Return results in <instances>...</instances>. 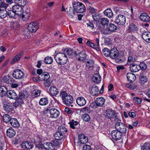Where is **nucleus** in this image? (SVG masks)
I'll list each match as a JSON object with an SVG mask.
<instances>
[{
    "label": "nucleus",
    "mask_w": 150,
    "mask_h": 150,
    "mask_svg": "<svg viewBox=\"0 0 150 150\" xmlns=\"http://www.w3.org/2000/svg\"><path fill=\"white\" fill-rule=\"evenodd\" d=\"M50 105L47 107V109L44 111V113L49 114L50 117L52 118L57 119L59 117L60 114L59 111L56 108H51L50 107Z\"/></svg>",
    "instance_id": "nucleus-1"
},
{
    "label": "nucleus",
    "mask_w": 150,
    "mask_h": 150,
    "mask_svg": "<svg viewBox=\"0 0 150 150\" xmlns=\"http://www.w3.org/2000/svg\"><path fill=\"white\" fill-rule=\"evenodd\" d=\"M54 57L57 63L61 65L65 64L67 60V55L63 53H58L54 55Z\"/></svg>",
    "instance_id": "nucleus-2"
},
{
    "label": "nucleus",
    "mask_w": 150,
    "mask_h": 150,
    "mask_svg": "<svg viewBox=\"0 0 150 150\" xmlns=\"http://www.w3.org/2000/svg\"><path fill=\"white\" fill-rule=\"evenodd\" d=\"M59 142L57 140H52L50 143H44L43 144V146L47 150H55L56 147L59 146Z\"/></svg>",
    "instance_id": "nucleus-3"
},
{
    "label": "nucleus",
    "mask_w": 150,
    "mask_h": 150,
    "mask_svg": "<svg viewBox=\"0 0 150 150\" xmlns=\"http://www.w3.org/2000/svg\"><path fill=\"white\" fill-rule=\"evenodd\" d=\"M74 10L76 12L82 13L85 11L86 8L84 5L81 3L77 2L73 4Z\"/></svg>",
    "instance_id": "nucleus-4"
},
{
    "label": "nucleus",
    "mask_w": 150,
    "mask_h": 150,
    "mask_svg": "<svg viewBox=\"0 0 150 150\" xmlns=\"http://www.w3.org/2000/svg\"><path fill=\"white\" fill-rule=\"evenodd\" d=\"M89 91L90 93L93 96H96L99 93L102 94L104 91L103 85L102 86L100 91L98 87L95 85L90 86L89 88Z\"/></svg>",
    "instance_id": "nucleus-5"
},
{
    "label": "nucleus",
    "mask_w": 150,
    "mask_h": 150,
    "mask_svg": "<svg viewBox=\"0 0 150 150\" xmlns=\"http://www.w3.org/2000/svg\"><path fill=\"white\" fill-rule=\"evenodd\" d=\"M115 127L116 130L122 134L125 133L127 132L126 125L123 123H117Z\"/></svg>",
    "instance_id": "nucleus-6"
},
{
    "label": "nucleus",
    "mask_w": 150,
    "mask_h": 150,
    "mask_svg": "<svg viewBox=\"0 0 150 150\" xmlns=\"http://www.w3.org/2000/svg\"><path fill=\"white\" fill-rule=\"evenodd\" d=\"M27 29L29 32L34 33L39 28V25L36 22L30 23L27 27Z\"/></svg>",
    "instance_id": "nucleus-7"
},
{
    "label": "nucleus",
    "mask_w": 150,
    "mask_h": 150,
    "mask_svg": "<svg viewBox=\"0 0 150 150\" xmlns=\"http://www.w3.org/2000/svg\"><path fill=\"white\" fill-rule=\"evenodd\" d=\"M115 113L114 111L112 109H107L104 112L103 115L105 117L109 119L110 120L113 119Z\"/></svg>",
    "instance_id": "nucleus-8"
},
{
    "label": "nucleus",
    "mask_w": 150,
    "mask_h": 150,
    "mask_svg": "<svg viewBox=\"0 0 150 150\" xmlns=\"http://www.w3.org/2000/svg\"><path fill=\"white\" fill-rule=\"evenodd\" d=\"M117 29L116 26L114 24L110 23L108 27L105 29L103 30V33L105 34H107L110 33L111 32L115 31Z\"/></svg>",
    "instance_id": "nucleus-9"
},
{
    "label": "nucleus",
    "mask_w": 150,
    "mask_h": 150,
    "mask_svg": "<svg viewBox=\"0 0 150 150\" xmlns=\"http://www.w3.org/2000/svg\"><path fill=\"white\" fill-rule=\"evenodd\" d=\"M23 7L20 6L19 5H15L12 7L15 13H16L17 16H20L23 13Z\"/></svg>",
    "instance_id": "nucleus-10"
},
{
    "label": "nucleus",
    "mask_w": 150,
    "mask_h": 150,
    "mask_svg": "<svg viewBox=\"0 0 150 150\" xmlns=\"http://www.w3.org/2000/svg\"><path fill=\"white\" fill-rule=\"evenodd\" d=\"M116 23L120 25H123L126 22L125 17L122 15H119L117 16L115 19Z\"/></svg>",
    "instance_id": "nucleus-11"
},
{
    "label": "nucleus",
    "mask_w": 150,
    "mask_h": 150,
    "mask_svg": "<svg viewBox=\"0 0 150 150\" xmlns=\"http://www.w3.org/2000/svg\"><path fill=\"white\" fill-rule=\"evenodd\" d=\"M76 58L79 61H84L86 57V51L83 50L77 53L76 55Z\"/></svg>",
    "instance_id": "nucleus-12"
},
{
    "label": "nucleus",
    "mask_w": 150,
    "mask_h": 150,
    "mask_svg": "<svg viewBox=\"0 0 150 150\" xmlns=\"http://www.w3.org/2000/svg\"><path fill=\"white\" fill-rule=\"evenodd\" d=\"M12 75L16 79H21L23 77V73L20 69H16L13 71Z\"/></svg>",
    "instance_id": "nucleus-13"
},
{
    "label": "nucleus",
    "mask_w": 150,
    "mask_h": 150,
    "mask_svg": "<svg viewBox=\"0 0 150 150\" xmlns=\"http://www.w3.org/2000/svg\"><path fill=\"white\" fill-rule=\"evenodd\" d=\"M111 135L113 139L116 140L120 139L122 137V134L116 130L112 131Z\"/></svg>",
    "instance_id": "nucleus-14"
},
{
    "label": "nucleus",
    "mask_w": 150,
    "mask_h": 150,
    "mask_svg": "<svg viewBox=\"0 0 150 150\" xmlns=\"http://www.w3.org/2000/svg\"><path fill=\"white\" fill-rule=\"evenodd\" d=\"M30 14L28 11H25L23 12L21 15L20 16L21 20L23 21L26 22L28 21L30 18Z\"/></svg>",
    "instance_id": "nucleus-15"
},
{
    "label": "nucleus",
    "mask_w": 150,
    "mask_h": 150,
    "mask_svg": "<svg viewBox=\"0 0 150 150\" xmlns=\"http://www.w3.org/2000/svg\"><path fill=\"white\" fill-rule=\"evenodd\" d=\"M65 98L63 100L64 104L67 106H72L71 105L73 103V99L71 95H69Z\"/></svg>",
    "instance_id": "nucleus-16"
},
{
    "label": "nucleus",
    "mask_w": 150,
    "mask_h": 150,
    "mask_svg": "<svg viewBox=\"0 0 150 150\" xmlns=\"http://www.w3.org/2000/svg\"><path fill=\"white\" fill-rule=\"evenodd\" d=\"M119 52L116 48H113L110 51V57L112 59H115L118 55Z\"/></svg>",
    "instance_id": "nucleus-17"
},
{
    "label": "nucleus",
    "mask_w": 150,
    "mask_h": 150,
    "mask_svg": "<svg viewBox=\"0 0 150 150\" xmlns=\"http://www.w3.org/2000/svg\"><path fill=\"white\" fill-rule=\"evenodd\" d=\"M92 81L95 83H99L101 81V77L98 73L94 74L92 77Z\"/></svg>",
    "instance_id": "nucleus-18"
},
{
    "label": "nucleus",
    "mask_w": 150,
    "mask_h": 150,
    "mask_svg": "<svg viewBox=\"0 0 150 150\" xmlns=\"http://www.w3.org/2000/svg\"><path fill=\"white\" fill-rule=\"evenodd\" d=\"M143 39L146 42L150 43V32L144 31L142 33Z\"/></svg>",
    "instance_id": "nucleus-19"
},
{
    "label": "nucleus",
    "mask_w": 150,
    "mask_h": 150,
    "mask_svg": "<svg viewBox=\"0 0 150 150\" xmlns=\"http://www.w3.org/2000/svg\"><path fill=\"white\" fill-rule=\"evenodd\" d=\"M7 95L9 98L13 99H15L17 98V94L13 90L8 91Z\"/></svg>",
    "instance_id": "nucleus-20"
},
{
    "label": "nucleus",
    "mask_w": 150,
    "mask_h": 150,
    "mask_svg": "<svg viewBox=\"0 0 150 150\" xmlns=\"http://www.w3.org/2000/svg\"><path fill=\"white\" fill-rule=\"evenodd\" d=\"M76 102L78 105L81 106L84 105L86 103V99L83 97L78 98L76 99Z\"/></svg>",
    "instance_id": "nucleus-21"
},
{
    "label": "nucleus",
    "mask_w": 150,
    "mask_h": 150,
    "mask_svg": "<svg viewBox=\"0 0 150 150\" xmlns=\"http://www.w3.org/2000/svg\"><path fill=\"white\" fill-rule=\"evenodd\" d=\"M129 69L132 72H137L140 70V67L139 65L134 63L130 64Z\"/></svg>",
    "instance_id": "nucleus-22"
},
{
    "label": "nucleus",
    "mask_w": 150,
    "mask_h": 150,
    "mask_svg": "<svg viewBox=\"0 0 150 150\" xmlns=\"http://www.w3.org/2000/svg\"><path fill=\"white\" fill-rule=\"evenodd\" d=\"M95 102L98 107H101L104 105L105 102V100L103 98H96Z\"/></svg>",
    "instance_id": "nucleus-23"
},
{
    "label": "nucleus",
    "mask_w": 150,
    "mask_h": 150,
    "mask_svg": "<svg viewBox=\"0 0 150 150\" xmlns=\"http://www.w3.org/2000/svg\"><path fill=\"white\" fill-rule=\"evenodd\" d=\"M6 135L9 138L13 137L16 134V132L12 127L8 129L6 131Z\"/></svg>",
    "instance_id": "nucleus-24"
},
{
    "label": "nucleus",
    "mask_w": 150,
    "mask_h": 150,
    "mask_svg": "<svg viewBox=\"0 0 150 150\" xmlns=\"http://www.w3.org/2000/svg\"><path fill=\"white\" fill-rule=\"evenodd\" d=\"M2 80L6 83L11 84L14 82V80L11 76L7 75L4 77Z\"/></svg>",
    "instance_id": "nucleus-25"
},
{
    "label": "nucleus",
    "mask_w": 150,
    "mask_h": 150,
    "mask_svg": "<svg viewBox=\"0 0 150 150\" xmlns=\"http://www.w3.org/2000/svg\"><path fill=\"white\" fill-rule=\"evenodd\" d=\"M3 107L5 110L7 112L12 111L13 108V106L8 102H6L3 105Z\"/></svg>",
    "instance_id": "nucleus-26"
},
{
    "label": "nucleus",
    "mask_w": 150,
    "mask_h": 150,
    "mask_svg": "<svg viewBox=\"0 0 150 150\" xmlns=\"http://www.w3.org/2000/svg\"><path fill=\"white\" fill-rule=\"evenodd\" d=\"M140 20L143 21L148 22L150 21L149 16L146 13H142L139 16Z\"/></svg>",
    "instance_id": "nucleus-27"
},
{
    "label": "nucleus",
    "mask_w": 150,
    "mask_h": 150,
    "mask_svg": "<svg viewBox=\"0 0 150 150\" xmlns=\"http://www.w3.org/2000/svg\"><path fill=\"white\" fill-rule=\"evenodd\" d=\"M78 138L80 142L82 143L85 144L88 141V138L84 134H81L79 135Z\"/></svg>",
    "instance_id": "nucleus-28"
},
{
    "label": "nucleus",
    "mask_w": 150,
    "mask_h": 150,
    "mask_svg": "<svg viewBox=\"0 0 150 150\" xmlns=\"http://www.w3.org/2000/svg\"><path fill=\"white\" fill-rule=\"evenodd\" d=\"M9 122L11 126L13 127H18L19 126V122L15 118H11Z\"/></svg>",
    "instance_id": "nucleus-29"
},
{
    "label": "nucleus",
    "mask_w": 150,
    "mask_h": 150,
    "mask_svg": "<svg viewBox=\"0 0 150 150\" xmlns=\"http://www.w3.org/2000/svg\"><path fill=\"white\" fill-rule=\"evenodd\" d=\"M50 94L53 96H56L58 94L59 91L55 87L51 86L50 88Z\"/></svg>",
    "instance_id": "nucleus-30"
},
{
    "label": "nucleus",
    "mask_w": 150,
    "mask_h": 150,
    "mask_svg": "<svg viewBox=\"0 0 150 150\" xmlns=\"http://www.w3.org/2000/svg\"><path fill=\"white\" fill-rule=\"evenodd\" d=\"M127 77L128 81L130 82L134 81L136 79L135 76L134 74L131 73H127Z\"/></svg>",
    "instance_id": "nucleus-31"
},
{
    "label": "nucleus",
    "mask_w": 150,
    "mask_h": 150,
    "mask_svg": "<svg viewBox=\"0 0 150 150\" xmlns=\"http://www.w3.org/2000/svg\"><path fill=\"white\" fill-rule=\"evenodd\" d=\"M8 93L7 88L5 86H1L0 87V96L2 97L7 94Z\"/></svg>",
    "instance_id": "nucleus-32"
},
{
    "label": "nucleus",
    "mask_w": 150,
    "mask_h": 150,
    "mask_svg": "<svg viewBox=\"0 0 150 150\" xmlns=\"http://www.w3.org/2000/svg\"><path fill=\"white\" fill-rule=\"evenodd\" d=\"M7 16L11 18L16 19L17 16L15 13L13 9L12 8V10H9L7 11Z\"/></svg>",
    "instance_id": "nucleus-33"
},
{
    "label": "nucleus",
    "mask_w": 150,
    "mask_h": 150,
    "mask_svg": "<svg viewBox=\"0 0 150 150\" xmlns=\"http://www.w3.org/2000/svg\"><path fill=\"white\" fill-rule=\"evenodd\" d=\"M6 8H0V18H3L7 16V13L6 10Z\"/></svg>",
    "instance_id": "nucleus-34"
},
{
    "label": "nucleus",
    "mask_w": 150,
    "mask_h": 150,
    "mask_svg": "<svg viewBox=\"0 0 150 150\" xmlns=\"http://www.w3.org/2000/svg\"><path fill=\"white\" fill-rule=\"evenodd\" d=\"M23 54V52H21L15 56L13 59L11 61V63L13 64L14 62L18 61L21 57Z\"/></svg>",
    "instance_id": "nucleus-35"
},
{
    "label": "nucleus",
    "mask_w": 150,
    "mask_h": 150,
    "mask_svg": "<svg viewBox=\"0 0 150 150\" xmlns=\"http://www.w3.org/2000/svg\"><path fill=\"white\" fill-rule=\"evenodd\" d=\"M55 139L56 140H61L64 137V134L58 131L54 135Z\"/></svg>",
    "instance_id": "nucleus-36"
},
{
    "label": "nucleus",
    "mask_w": 150,
    "mask_h": 150,
    "mask_svg": "<svg viewBox=\"0 0 150 150\" xmlns=\"http://www.w3.org/2000/svg\"><path fill=\"white\" fill-rule=\"evenodd\" d=\"M104 14L109 18L112 17L113 16L112 12L110 8H108L104 11Z\"/></svg>",
    "instance_id": "nucleus-37"
},
{
    "label": "nucleus",
    "mask_w": 150,
    "mask_h": 150,
    "mask_svg": "<svg viewBox=\"0 0 150 150\" xmlns=\"http://www.w3.org/2000/svg\"><path fill=\"white\" fill-rule=\"evenodd\" d=\"M58 131L64 134L67 132V128L63 126H59L58 128Z\"/></svg>",
    "instance_id": "nucleus-38"
},
{
    "label": "nucleus",
    "mask_w": 150,
    "mask_h": 150,
    "mask_svg": "<svg viewBox=\"0 0 150 150\" xmlns=\"http://www.w3.org/2000/svg\"><path fill=\"white\" fill-rule=\"evenodd\" d=\"M15 1L16 3L17 4V5H19L23 7L27 3L26 0H15Z\"/></svg>",
    "instance_id": "nucleus-39"
},
{
    "label": "nucleus",
    "mask_w": 150,
    "mask_h": 150,
    "mask_svg": "<svg viewBox=\"0 0 150 150\" xmlns=\"http://www.w3.org/2000/svg\"><path fill=\"white\" fill-rule=\"evenodd\" d=\"M2 119L3 121L6 123L8 122L11 119L10 116L8 114L4 115L2 117Z\"/></svg>",
    "instance_id": "nucleus-40"
},
{
    "label": "nucleus",
    "mask_w": 150,
    "mask_h": 150,
    "mask_svg": "<svg viewBox=\"0 0 150 150\" xmlns=\"http://www.w3.org/2000/svg\"><path fill=\"white\" fill-rule=\"evenodd\" d=\"M69 124H70L71 128L73 129H75L76 128V126L78 125L79 123L77 121H74L73 120L70 122Z\"/></svg>",
    "instance_id": "nucleus-41"
},
{
    "label": "nucleus",
    "mask_w": 150,
    "mask_h": 150,
    "mask_svg": "<svg viewBox=\"0 0 150 150\" xmlns=\"http://www.w3.org/2000/svg\"><path fill=\"white\" fill-rule=\"evenodd\" d=\"M16 100L14 103V105L16 108L21 105V104L23 103V100L18 98H16Z\"/></svg>",
    "instance_id": "nucleus-42"
},
{
    "label": "nucleus",
    "mask_w": 150,
    "mask_h": 150,
    "mask_svg": "<svg viewBox=\"0 0 150 150\" xmlns=\"http://www.w3.org/2000/svg\"><path fill=\"white\" fill-rule=\"evenodd\" d=\"M20 25L16 21L12 22L10 25V27L11 28L16 29L17 28H18Z\"/></svg>",
    "instance_id": "nucleus-43"
},
{
    "label": "nucleus",
    "mask_w": 150,
    "mask_h": 150,
    "mask_svg": "<svg viewBox=\"0 0 150 150\" xmlns=\"http://www.w3.org/2000/svg\"><path fill=\"white\" fill-rule=\"evenodd\" d=\"M109 20L105 18H102L100 21V24L103 26L108 25L109 23Z\"/></svg>",
    "instance_id": "nucleus-44"
},
{
    "label": "nucleus",
    "mask_w": 150,
    "mask_h": 150,
    "mask_svg": "<svg viewBox=\"0 0 150 150\" xmlns=\"http://www.w3.org/2000/svg\"><path fill=\"white\" fill-rule=\"evenodd\" d=\"M53 62V59L52 57L49 56H47V57L45 58L44 62L46 64H51Z\"/></svg>",
    "instance_id": "nucleus-45"
},
{
    "label": "nucleus",
    "mask_w": 150,
    "mask_h": 150,
    "mask_svg": "<svg viewBox=\"0 0 150 150\" xmlns=\"http://www.w3.org/2000/svg\"><path fill=\"white\" fill-rule=\"evenodd\" d=\"M140 80L141 84H144L147 81L146 76L143 74H142L140 76Z\"/></svg>",
    "instance_id": "nucleus-46"
},
{
    "label": "nucleus",
    "mask_w": 150,
    "mask_h": 150,
    "mask_svg": "<svg viewBox=\"0 0 150 150\" xmlns=\"http://www.w3.org/2000/svg\"><path fill=\"white\" fill-rule=\"evenodd\" d=\"M141 146L142 150H150V144L145 143Z\"/></svg>",
    "instance_id": "nucleus-47"
},
{
    "label": "nucleus",
    "mask_w": 150,
    "mask_h": 150,
    "mask_svg": "<svg viewBox=\"0 0 150 150\" xmlns=\"http://www.w3.org/2000/svg\"><path fill=\"white\" fill-rule=\"evenodd\" d=\"M48 103V100L46 98H42L40 99L39 103L41 105H47Z\"/></svg>",
    "instance_id": "nucleus-48"
},
{
    "label": "nucleus",
    "mask_w": 150,
    "mask_h": 150,
    "mask_svg": "<svg viewBox=\"0 0 150 150\" xmlns=\"http://www.w3.org/2000/svg\"><path fill=\"white\" fill-rule=\"evenodd\" d=\"M110 50L107 48H105L103 50V54L106 57L110 56Z\"/></svg>",
    "instance_id": "nucleus-49"
},
{
    "label": "nucleus",
    "mask_w": 150,
    "mask_h": 150,
    "mask_svg": "<svg viewBox=\"0 0 150 150\" xmlns=\"http://www.w3.org/2000/svg\"><path fill=\"white\" fill-rule=\"evenodd\" d=\"M63 52V53L66 54V55L67 54L68 55H71L73 53L72 50L70 48L64 49Z\"/></svg>",
    "instance_id": "nucleus-50"
},
{
    "label": "nucleus",
    "mask_w": 150,
    "mask_h": 150,
    "mask_svg": "<svg viewBox=\"0 0 150 150\" xmlns=\"http://www.w3.org/2000/svg\"><path fill=\"white\" fill-rule=\"evenodd\" d=\"M72 10L73 9L71 8V9H69V11H67V13L69 15V17L71 18H73L75 14V12L74 10H73L72 11Z\"/></svg>",
    "instance_id": "nucleus-51"
},
{
    "label": "nucleus",
    "mask_w": 150,
    "mask_h": 150,
    "mask_svg": "<svg viewBox=\"0 0 150 150\" xmlns=\"http://www.w3.org/2000/svg\"><path fill=\"white\" fill-rule=\"evenodd\" d=\"M129 28L130 30L133 31H137L138 30V28L134 24L132 23L129 26Z\"/></svg>",
    "instance_id": "nucleus-52"
},
{
    "label": "nucleus",
    "mask_w": 150,
    "mask_h": 150,
    "mask_svg": "<svg viewBox=\"0 0 150 150\" xmlns=\"http://www.w3.org/2000/svg\"><path fill=\"white\" fill-rule=\"evenodd\" d=\"M26 97V95L23 92L21 91L19 92L18 96H17V98L23 100H24Z\"/></svg>",
    "instance_id": "nucleus-53"
},
{
    "label": "nucleus",
    "mask_w": 150,
    "mask_h": 150,
    "mask_svg": "<svg viewBox=\"0 0 150 150\" xmlns=\"http://www.w3.org/2000/svg\"><path fill=\"white\" fill-rule=\"evenodd\" d=\"M41 92V90L38 89H35L32 92L33 95L35 97L39 96L40 95Z\"/></svg>",
    "instance_id": "nucleus-54"
},
{
    "label": "nucleus",
    "mask_w": 150,
    "mask_h": 150,
    "mask_svg": "<svg viewBox=\"0 0 150 150\" xmlns=\"http://www.w3.org/2000/svg\"><path fill=\"white\" fill-rule=\"evenodd\" d=\"M94 21H99L100 19V14L96 13L92 15Z\"/></svg>",
    "instance_id": "nucleus-55"
},
{
    "label": "nucleus",
    "mask_w": 150,
    "mask_h": 150,
    "mask_svg": "<svg viewBox=\"0 0 150 150\" xmlns=\"http://www.w3.org/2000/svg\"><path fill=\"white\" fill-rule=\"evenodd\" d=\"M87 8L89 12L92 14L96 13L97 11V10L96 9H95L93 7L91 6H89Z\"/></svg>",
    "instance_id": "nucleus-56"
},
{
    "label": "nucleus",
    "mask_w": 150,
    "mask_h": 150,
    "mask_svg": "<svg viewBox=\"0 0 150 150\" xmlns=\"http://www.w3.org/2000/svg\"><path fill=\"white\" fill-rule=\"evenodd\" d=\"M139 66L140 67V70L141 69L142 70H145L147 68L146 65L144 62H141Z\"/></svg>",
    "instance_id": "nucleus-57"
},
{
    "label": "nucleus",
    "mask_w": 150,
    "mask_h": 150,
    "mask_svg": "<svg viewBox=\"0 0 150 150\" xmlns=\"http://www.w3.org/2000/svg\"><path fill=\"white\" fill-rule=\"evenodd\" d=\"M60 96H61L62 100L65 99V98H66L67 96H69L67 95V92L65 91H61L60 92Z\"/></svg>",
    "instance_id": "nucleus-58"
},
{
    "label": "nucleus",
    "mask_w": 150,
    "mask_h": 150,
    "mask_svg": "<svg viewBox=\"0 0 150 150\" xmlns=\"http://www.w3.org/2000/svg\"><path fill=\"white\" fill-rule=\"evenodd\" d=\"M133 100L137 104H140L142 100L141 98L138 97H134L133 98Z\"/></svg>",
    "instance_id": "nucleus-59"
},
{
    "label": "nucleus",
    "mask_w": 150,
    "mask_h": 150,
    "mask_svg": "<svg viewBox=\"0 0 150 150\" xmlns=\"http://www.w3.org/2000/svg\"><path fill=\"white\" fill-rule=\"evenodd\" d=\"M83 120L85 122L89 121L90 119L89 116L87 114H84L83 116Z\"/></svg>",
    "instance_id": "nucleus-60"
},
{
    "label": "nucleus",
    "mask_w": 150,
    "mask_h": 150,
    "mask_svg": "<svg viewBox=\"0 0 150 150\" xmlns=\"http://www.w3.org/2000/svg\"><path fill=\"white\" fill-rule=\"evenodd\" d=\"M81 111L88 113H90L91 112L90 108L88 107H85L83 108H82L81 109Z\"/></svg>",
    "instance_id": "nucleus-61"
},
{
    "label": "nucleus",
    "mask_w": 150,
    "mask_h": 150,
    "mask_svg": "<svg viewBox=\"0 0 150 150\" xmlns=\"http://www.w3.org/2000/svg\"><path fill=\"white\" fill-rule=\"evenodd\" d=\"M135 61V59L132 57L129 56L128 57L127 62L128 64H131L132 62H134Z\"/></svg>",
    "instance_id": "nucleus-62"
},
{
    "label": "nucleus",
    "mask_w": 150,
    "mask_h": 150,
    "mask_svg": "<svg viewBox=\"0 0 150 150\" xmlns=\"http://www.w3.org/2000/svg\"><path fill=\"white\" fill-rule=\"evenodd\" d=\"M26 145L28 149H32L33 146V145L32 143L28 141H26Z\"/></svg>",
    "instance_id": "nucleus-63"
},
{
    "label": "nucleus",
    "mask_w": 150,
    "mask_h": 150,
    "mask_svg": "<svg viewBox=\"0 0 150 150\" xmlns=\"http://www.w3.org/2000/svg\"><path fill=\"white\" fill-rule=\"evenodd\" d=\"M91 149L90 146L86 144L84 145L83 147V150H91Z\"/></svg>",
    "instance_id": "nucleus-64"
}]
</instances>
